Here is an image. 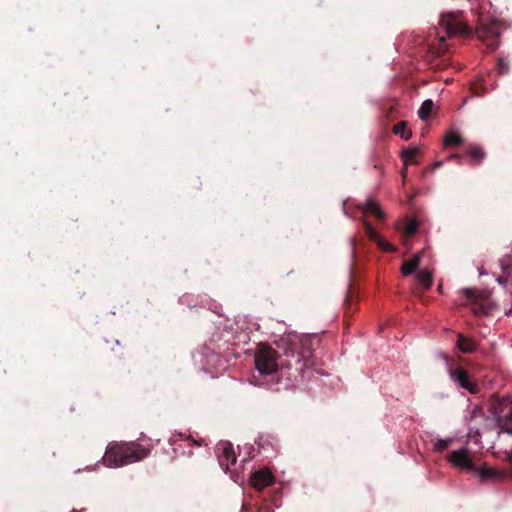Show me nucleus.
I'll use <instances>...</instances> for the list:
<instances>
[{"mask_svg": "<svg viewBox=\"0 0 512 512\" xmlns=\"http://www.w3.org/2000/svg\"><path fill=\"white\" fill-rule=\"evenodd\" d=\"M301 341L297 337L282 338L277 347L283 355L266 343H260L255 350V367L262 375H271L278 371L279 367L295 368L302 372L305 368L315 365L314 357L299 351Z\"/></svg>", "mask_w": 512, "mask_h": 512, "instance_id": "nucleus-1", "label": "nucleus"}, {"mask_svg": "<svg viewBox=\"0 0 512 512\" xmlns=\"http://www.w3.org/2000/svg\"><path fill=\"white\" fill-rule=\"evenodd\" d=\"M471 34V28L463 21L460 14H442L438 28H435L436 40L428 45L426 61L432 68L445 69L450 63L446 39L455 36L467 37Z\"/></svg>", "mask_w": 512, "mask_h": 512, "instance_id": "nucleus-2", "label": "nucleus"}, {"mask_svg": "<svg viewBox=\"0 0 512 512\" xmlns=\"http://www.w3.org/2000/svg\"><path fill=\"white\" fill-rule=\"evenodd\" d=\"M150 449L138 442H117L109 443L106 448L103 462L108 467H121L141 461L148 457Z\"/></svg>", "mask_w": 512, "mask_h": 512, "instance_id": "nucleus-3", "label": "nucleus"}, {"mask_svg": "<svg viewBox=\"0 0 512 512\" xmlns=\"http://www.w3.org/2000/svg\"><path fill=\"white\" fill-rule=\"evenodd\" d=\"M503 31L502 23L497 19H482L475 29L476 38L489 52L495 51L500 45V36Z\"/></svg>", "mask_w": 512, "mask_h": 512, "instance_id": "nucleus-4", "label": "nucleus"}, {"mask_svg": "<svg viewBox=\"0 0 512 512\" xmlns=\"http://www.w3.org/2000/svg\"><path fill=\"white\" fill-rule=\"evenodd\" d=\"M489 411L493 416H512V399L493 395L489 399Z\"/></svg>", "mask_w": 512, "mask_h": 512, "instance_id": "nucleus-5", "label": "nucleus"}, {"mask_svg": "<svg viewBox=\"0 0 512 512\" xmlns=\"http://www.w3.org/2000/svg\"><path fill=\"white\" fill-rule=\"evenodd\" d=\"M217 450L219 452V464L224 469V471L227 472L230 465L235 464L237 460L233 445L228 441L220 442L217 445Z\"/></svg>", "mask_w": 512, "mask_h": 512, "instance_id": "nucleus-6", "label": "nucleus"}, {"mask_svg": "<svg viewBox=\"0 0 512 512\" xmlns=\"http://www.w3.org/2000/svg\"><path fill=\"white\" fill-rule=\"evenodd\" d=\"M448 461L461 469L466 470H474V462L472 458L469 456L468 451L466 449H459L452 451L448 456Z\"/></svg>", "mask_w": 512, "mask_h": 512, "instance_id": "nucleus-7", "label": "nucleus"}, {"mask_svg": "<svg viewBox=\"0 0 512 512\" xmlns=\"http://www.w3.org/2000/svg\"><path fill=\"white\" fill-rule=\"evenodd\" d=\"M250 483L255 490L262 491L274 483V476L268 470H258L251 475Z\"/></svg>", "mask_w": 512, "mask_h": 512, "instance_id": "nucleus-8", "label": "nucleus"}, {"mask_svg": "<svg viewBox=\"0 0 512 512\" xmlns=\"http://www.w3.org/2000/svg\"><path fill=\"white\" fill-rule=\"evenodd\" d=\"M364 228H365V233L367 235V237L375 242L379 248H381L383 251L385 252H394L396 251V248L390 244L389 242H387L386 240H384L381 235L374 229V227L368 223L367 221H364Z\"/></svg>", "mask_w": 512, "mask_h": 512, "instance_id": "nucleus-9", "label": "nucleus"}, {"mask_svg": "<svg viewBox=\"0 0 512 512\" xmlns=\"http://www.w3.org/2000/svg\"><path fill=\"white\" fill-rule=\"evenodd\" d=\"M451 377L460 384L461 387L467 389L469 392L475 394L478 393L479 387L476 383L472 382L469 378L468 373L462 369L458 368L451 372Z\"/></svg>", "mask_w": 512, "mask_h": 512, "instance_id": "nucleus-10", "label": "nucleus"}, {"mask_svg": "<svg viewBox=\"0 0 512 512\" xmlns=\"http://www.w3.org/2000/svg\"><path fill=\"white\" fill-rule=\"evenodd\" d=\"M463 293L467 299V303L472 305V310L475 315H486L488 311L483 303L478 302V296L474 289H464Z\"/></svg>", "mask_w": 512, "mask_h": 512, "instance_id": "nucleus-11", "label": "nucleus"}, {"mask_svg": "<svg viewBox=\"0 0 512 512\" xmlns=\"http://www.w3.org/2000/svg\"><path fill=\"white\" fill-rule=\"evenodd\" d=\"M358 209L364 213H369L375 216L377 219L384 218V212L380 208L379 204L374 199H366L363 203L357 205Z\"/></svg>", "mask_w": 512, "mask_h": 512, "instance_id": "nucleus-12", "label": "nucleus"}, {"mask_svg": "<svg viewBox=\"0 0 512 512\" xmlns=\"http://www.w3.org/2000/svg\"><path fill=\"white\" fill-rule=\"evenodd\" d=\"M358 296L357 293L350 286L346 292L344 299L345 317L351 316L356 310Z\"/></svg>", "mask_w": 512, "mask_h": 512, "instance_id": "nucleus-13", "label": "nucleus"}, {"mask_svg": "<svg viewBox=\"0 0 512 512\" xmlns=\"http://www.w3.org/2000/svg\"><path fill=\"white\" fill-rule=\"evenodd\" d=\"M419 154V149L417 147L406 149L402 152V160L404 162L405 167L402 169L401 174L403 177H406L407 174V166L417 164V156Z\"/></svg>", "mask_w": 512, "mask_h": 512, "instance_id": "nucleus-14", "label": "nucleus"}, {"mask_svg": "<svg viewBox=\"0 0 512 512\" xmlns=\"http://www.w3.org/2000/svg\"><path fill=\"white\" fill-rule=\"evenodd\" d=\"M422 252L416 253L411 259L403 262L401 266V272L404 276L411 275L416 271L420 265Z\"/></svg>", "mask_w": 512, "mask_h": 512, "instance_id": "nucleus-15", "label": "nucleus"}, {"mask_svg": "<svg viewBox=\"0 0 512 512\" xmlns=\"http://www.w3.org/2000/svg\"><path fill=\"white\" fill-rule=\"evenodd\" d=\"M457 347L463 353H471L476 350V343L473 339L467 338L462 334L457 336Z\"/></svg>", "mask_w": 512, "mask_h": 512, "instance_id": "nucleus-16", "label": "nucleus"}, {"mask_svg": "<svg viewBox=\"0 0 512 512\" xmlns=\"http://www.w3.org/2000/svg\"><path fill=\"white\" fill-rule=\"evenodd\" d=\"M416 277L423 291H427L431 288L433 284V275L430 271L422 270L417 273Z\"/></svg>", "mask_w": 512, "mask_h": 512, "instance_id": "nucleus-17", "label": "nucleus"}, {"mask_svg": "<svg viewBox=\"0 0 512 512\" xmlns=\"http://www.w3.org/2000/svg\"><path fill=\"white\" fill-rule=\"evenodd\" d=\"M466 153L475 164L481 163L486 157L485 151L478 145L469 146Z\"/></svg>", "mask_w": 512, "mask_h": 512, "instance_id": "nucleus-18", "label": "nucleus"}, {"mask_svg": "<svg viewBox=\"0 0 512 512\" xmlns=\"http://www.w3.org/2000/svg\"><path fill=\"white\" fill-rule=\"evenodd\" d=\"M418 223L415 220H409L403 230V242L408 245L409 239L417 232Z\"/></svg>", "mask_w": 512, "mask_h": 512, "instance_id": "nucleus-19", "label": "nucleus"}, {"mask_svg": "<svg viewBox=\"0 0 512 512\" xmlns=\"http://www.w3.org/2000/svg\"><path fill=\"white\" fill-rule=\"evenodd\" d=\"M433 108V101L431 99L425 100L418 111L419 118L423 121L428 120L430 118Z\"/></svg>", "mask_w": 512, "mask_h": 512, "instance_id": "nucleus-20", "label": "nucleus"}, {"mask_svg": "<svg viewBox=\"0 0 512 512\" xmlns=\"http://www.w3.org/2000/svg\"><path fill=\"white\" fill-rule=\"evenodd\" d=\"M393 133L400 135L403 139L408 140L412 136L411 131L407 130V122L400 121L393 127Z\"/></svg>", "mask_w": 512, "mask_h": 512, "instance_id": "nucleus-21", "label": "nucleus"}, {"mask_svg": "<svg viewBox=\"0 0 512 512\" xmlns=\"http://www.w3.org/2000/svg\"><path fill=\"white\" fill-rule=\"evenodd\" d=\"M462 143H463L462 137L454 132H448L444 138V144L447 147L459 146Z\"/></svg>", "mask_w": 512, "mask_h": 512, "instance_id": "nucleus-22", "label": "nucleus"}, {"mask_svg": "<svg viewBox=\"0 0 512 512\" xmlns=\"http://www.w3.org/2000/svg\"><path fill=\"white\" fill-rule=\"evenodd\" d=\"M479 475H480L481 480H483V481L501 477L500 472H498L497 470L492 469V468H482L479 471Z\"/></svg>", "mask_w": 512, "mask_h": 512, "instance_id": "nucleus-23", "label": "nucleus"}, {"mask_svg": "<svg viewBox=\"0 0 512 512\" xmlns=\"http://www.w3.org/2000/svg\"><path fill=\"white\" fill-rule=\"evenodd\" d=\"M502 270L505 276H500L498 278V282L500 284H507L509 282L512 283V265H504L502 264Z\"/></svg>", "mask_w": 512, "mask_h": 512, "instance_id": "nucleus-24", "label": "nucleus"}, {"mask_svg": "<svg viewBox=\"0 0 512 512\" xmlns=\"http://www.w3.org/2000/svg\"><path fill=\"white\" fill-rule=\"evenodd\" d=\"M501 430L512 435V418H496Z\"/></svg>", "mask_w": 512, "mask_h": 512, "instance_id": "nucleus-25", "label": "nucleus"}, {"mask_svg": "<svg viewBox=\"0 0 512 512\" xmlns=\"http://www.w3.org/2000/svg\"><path fill=\"white\" fill-rule=\"evenodd\" d=\"M452 442H453L452 438L437 439L434 442V451L443 452L451 445Z\"/></svg>", "mask_w": 512, "mask_h": 512, "instance_id": "nucleus-26", "label": "nucleus"}, {"mask_svg": "<svg viewBox=\"0 0 512 512\" xmlns=\"http://www.w3.org/2000/svg\"><path fill=\"white\" fill-rule=\"evenodd\" d=\"M472 93L475 96H482L485 93V88L481 84H473L471 86Z\"/></svg>", "mask_w": 512, "mask_h": 512, "instance_id": "nucleus-27", "label": "nucleus"}, {"mask_svg": "<svg viewBox=\"0 0 512 512\" xmlns=\"http://www.w3.org/2000/svg\"><path fill=\"white\" fill-rule=\"evenodd\" d=\"M442 162H435L432 166H428L424 169V174L434 171L435 169L441 167Z\"/></svg>", "mask_w": 512, "mask_h": 512, "instance_id": "nucleus-28", "label": "nucleus"}, {"mask_svg": "<svg viewBox=\"0 0 512 512\" xmlns=\"http://www.w3.org/2000/svg\"><path fill=\"white\" fill-rule=\"evenodd\" d=\"M506 461L512 464V450L506 453Z\"/></svg>", "mask_w": 512, "mask_h": 512, "instance_id": "nucleus-29", "label": "nucleus"}, {"mask_svg": "<svg viewBox=\"0 0 512 512\" xmlns=\"http://www.w3.org/2000/svg\"><path fill=\"white\" fill-rule=\"evenodd\" d=\"M246 510H247L246 504L243 503L242 504V509H241L240 512H246Z\"/></svg>", "mask_w": 512, "mask_h": 512, "instance_id": "nucleus-30", "label": "nucleus"}, {"mask_svg": "<svg viewBox=\"0 0 512 512\" xmlns=\"http://www.w3.org/2000/svg\"><path fill=\"white\" fill-rule=\"evenodd\" d=\"M437 290H438V292H439V293H441V292H442V284H439V285H438Z\"/></svg>", "mask_w": 512, "mask_h": 512, "instance_id": "nucleus-31", "label": "nucleus"}, {"mask_svg": "<svg viewBox=\"0 0 512 512\" xmlns=\"http://www.w3.org/2000/svg\"><path fill=\"white\" fill-rule=\"evenodd\" d=\"M452 158H460V156H459V155H457V154H455V155H453V156H450L448 159H452Z\"/></svg>", "mask_w": 512, "mask_h": 512, "instance_id": "nucleus-32", "label": "nucleus"}, {"mask_svg": "<svg viewBox=\"0 0 512 512\" xmlns=\"http://www.w3.org/2000/svg\"><path fill=\"white\" fill-rule=\"evenodd\" d=\"M266 512H273V510H267Z\"/></svg>", "mask_w": 512, "mask_h": 512, "instance_id": "nucleus-33", "label": "nucleus"}]
</instances>
